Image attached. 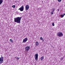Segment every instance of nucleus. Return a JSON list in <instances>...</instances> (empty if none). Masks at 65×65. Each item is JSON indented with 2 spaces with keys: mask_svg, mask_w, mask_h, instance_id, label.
Returning a JSON list of instances; mask_svg holds the SVG:
<instances>
[{
  "mask_svg": "<svg viewBox=\"0 0 65 65\" xmlns=\"http://www.w3.org/2000/svg\"><path fill=\"white\" fill-rule=\"evenodd\" d=\"M15 59H17V58H18V57H15Z\"/></svg>",
  "mask_w": 65,
  "mask_h": 65,
  "instance_id": "412c9836",
  "label": "nucleus"
},
{
  "mask_svg": "<svg viewBox=\"0 0 65 65\" xmlns=\"http://www.w3.org/2000/svg\"><path fill=\"white\" fill-rule=\"evenodd\" d=\"M27 40H28V38H25L24 39H23V43H24L25 42H27Z\"/></svg>",
  "mask_w": 65,
  "mask_h": 65,
  "instance_id": "39448f33",
  "label": "nucleus"
},
{
  "mask_svg": "<svg viewBox=\"0 0 65 65\" xmlns=\"http://www.w3.org/2000/svg\"><path fill=\"white\" fill-rule=\"evenodd\" d=\"M51 14H52V15L53 14V12H51Z\"/></svg>",
  "mask_w": 65,
  "mask_h": 65,
  "instance_id": "a211bd4d",
  "label": "nucleus"
},
{
  "mask_svg": "<svg viewBox=\"0 0 65 65\" xmlns=\"http://www.w3.org/2000/svg\"><path fill=\"white\" fill-rule=\"evenodd\" d=\"M10 41L11 42H12V39H10Z\"/></svg>",
  "mask_w": 65,
  "mask_h": 65,
  "instance_id": "2eb2a0df",
  "label": "nucleus"
},
{
  "mask_svg": "<svg viewBox=\"0 0 65 65\" xmlns=\"http://www.w3.org/2000/svg\"><path fill=\"white\" fill-rule=\"evenodd\" d=\"M42 37H40V39H41V40H42V41H44V40L43 39H42Z\"/></svg>",
  "mask_w": 65,
  "mask_h": 65,
  "instance_id": "f8f14e48",
  "label": "nucleus"
},
{
  "mask_svg": "<svg viewBox=\"0 0 65 65\" xmlns=\"http://www.w3.org/2000/svg\"><path fill=\"white\" fill-rule=\"evenodd\" d=\"M57 36H58L59 37H61L63 36V35L62 32H57Z\"/></svg>",
  "mask_w": 65,
  "mask_h": 65,
  "instance_id": "f03ea898",
  "label": "nucleus"
},
{
  "mask_svg": "<svg viewBox=\"0 0 65 65\" xmlns=\"http://www.w3.org/2000/svg\"><path fill=\"white\" fill-rule=\"evenodd\" d=\"M25 49V50L26 51H27V52L29 51V50L30 49V46H27L26 47Z\"/></svg>",
  "mask_w": 65,
  "mask_h": 65,
  "instance_id": "423d86ee",
  "label": "nucleus"
},
{
  "mask_svg": "<svg viewBox=\"0 0 65 65\" xmlns=\"http://www.w3.org/2000/svg\"><path fill=\"white\" fill-rule=\"evenodd\" d=\"M44 58V56H43L41 58V60H43V59Z\"/></svg>",
  "mask_w": 65,
  "mask_h": 65,
  "instance_id": "9b49d317",
  "label": "nucleus"
},
{
  "mask_svg": "<svg viewBox=\"0 0 65 65\" xmlns=\"http://www.w3.org/2000/svg\"><path fill=\"white\" fill-rule=\"evenodd\" d=\"M24 6H22L19 9V10H20L21 11H23L24 10Z\"/></svg>",
  "mask_w": 65,
  "mask_h": 65,
  "instance_id": "7ed1b4c3",
  "label": "nucleus"
},
{
  "mask_svg": "<svg viewBox=\"0 0 65 65\" xmlns=\"http://www.w3.org/2000/svg\"><path fill=\"white\" fill-rule=\"evenodd\" d=\"M35 60H38V54H36V55H35Z\"/></svg>",
  "mask_w": 65,
  "mask_h": 65,
  "instance_id": "0eeeda50",
  "label": "nucleus"
},
{
  "mask_svg": "<svg viewBox=\"0 0 65 65\" xmlns=\"http://www.w3.org/2000/svg\"><path fill=\"white\" fill-rule=\"evenodd\" d=\"M3 62V57H1L0 58V63H2Z\"/></svg>",
  "mask_w": 65,
  "mask_h": 65,
  "instance_id": "20e7f679",
  "label": "nucleus"
},
{
  "mask_svg": "<svg viewBox=\"0 0 65 65\" xmlns=\"http://www.w3.org/2000/svg\"><path fill=\"white\" fill-rule=\"evenodd\" d=\"M17 59V60H18L19 59V58L18 57Z\"/></svg>",
  "mask_w": 65,
  "mask_h": 65,
  "instance_id": "aec40b11",
  "label": "nucleus"
},
{
  "mask_svg": "<svg viewBox=\"0 0 65 65\" xmlns=\"http://www.w3.org/2000/svg\"><path fill=\"white\" fill-rule=\"evenodd\" d=\"M36 45L37 46V45H39V43L37 41H36Z\"/></svg>",
  "mask_w": 65,
  "mask_h": 65,
  "instance_id": "1a4fd4ad",
  "label": "nucleus"
},
{
  "mask_svg": "<svg viewBox=\"0 0 65 65\" xmlns=\"http://www.w3.org/2000/svg\"><path fill=\"white\" fill-rule=\"evenodd\" d=\"M22 17H18L14 18V21L15 22H16L17 23L19 24L21 23V20L22 19Z\"/></svg>",
  "mask_w": 65,
  "mask_h": 65,
  "instance_id": "f257e3e1",
  "label": "nucleus"
},
{
  "mask_svg": "<svg viewBox=\"0 0 65 65\" xmlns=\"http://www.w3.org/2000/svg\"><path fill=\"white\" fill-rule=\"evenodd\" d=\"M61 59L62 60H63V58H62Z\"/></svg>",
  "mask_w": 65,
  "mask_h": 65,
  "instance_id": "5701e85b",
  "label": "nucleus"
},
{
  "mask_svg": "<svg viewBox=\"0 0 65 65\" xmlns=\"http://www.w3.org/2000/svg\"><path fill=\"white\" fill-rule=\"evenodd\" d=\"M55 8H53L52 10V12H54V11H55Z\"/></svg>",
  "mask_w": 65,
  "mask_h": 65,
  "instance_id": "ddd939ff",
  "label": "nucleus"
},
{
  "mask_svg": "<svg viewBox=\"0 0 65 65\" xmlns=\"http://www.w3.org/2000/svg\"><path fill=\"white\" fill-rule=\"evenodd\" d=\"M63 15H65V13L63 14Z\"/></svg>",
  "mask_w": 65,
  "mask_h": 65,
  "instance_id": "b1692460",
  "label": "nucleus"
},
{
  "mask_svg": "<svg viewBox=\"0 0 65 65\" xmlns=\"http://www.w3.org/2000/svg\"><path fill=\"white\" fill-rule=\"evenodd\" d=\"M62 0H58V2H61Z\"/></svg>",
  "mask_w": 65,
  "mask_h": 65,
  "instance_id": "f3484780",
  "label": "nucleus"
},
{
  "mask_svg": "<svg viewBox=\"0 0 65 65\" xmlns=\"http://www.w3.org/2000/svg\"><path fill=\"white\" fill-rule=\"evenodd\" d=\"M59 10H59V9H57V10H58V11H59Z\"/></svg>",
  "mask_w": 65,
  "mask_h": 65,
  "instance_id": "4be33fe9",
  "label": "nucleus"
},
{
  "mask_svg": "<svg viewBox=\"0 0 65 65\" xmlns=\"http://www.w3.org/2000/svg\"><path fill=\"white\" fill-rule=\"evenodd\" d=\"M61 18H62L63 17H64V15H61Z\"/></svg>",
  "mask_w": 65,
  "mask_h": 65,
  "instance_id": "4468645a",
  "label": "nucleus"
},
{
  "mask_svg": "<svg viewBox=\"0 0 65 65\" xmlns=\"http://www.w3.org/2000/svg\"><path fill=\"white\" fill-rule=\"evenodd\" d=\"M53 48H54V47H53Z\"/></svg>",
  "mask_w": 65,
  "mask_h": 65,
  "instance_id": "393cba45",
  "label": "nucleus"
},
{
  "mask_svg": "<svg viewBox=\"0 0 65 65\" xmlns=\"http://www.w3.org/2000/svg\"><path fill=\"white\" fill-rule=\"evenodd\" d=\"M3 0H0V5H1L3 2Z\"/></svg>",
  "mask_w": 65,
  "mask_h": 65,
  "instance_id": "9d476101",
  "label": "nucleus"
},
{
  "mask_svg": "<svg viewBox=\"0 0 65 65\" xmlns=\"http://www.w3.org/2000/svg\"><path fill=\"white\" fill-rule=\"evenodd\" d=\"M52 46V47H53V46Z\"/></svg>",
  "mask_w": 65,
  "mask_h": 65,
  "instance_id": "bb28decb",
  "label": "nucleus"
},
{
  "mask_svg": "<svg viewBox=\"0 0 65 65\" xmlns=\"http://www.w3.org/2000/svg\"><path fill=\"white\" fill-rule=\"evenodd\" d=\"M52 26H55V24H54V23H53L52 24Z\"/></svg>",
  "mask_w": 65,
  "mask_h": 65,
  "instance_id": "dca6fc26",
  "label": "nucleus"
},
{
  "mask_svg": "<svg viewBox=\"0 0 65 65\" xmlns=\"http://www.w3.org/2000/svg\"><path fill=\"white\" fill-rule=\"evenodd\" d=\"M12 6L13 8H14V7H15V6Z\"/></svg>",
  "mask_w": 65,
  "mask_h": 65,
  "instance_id": "6ab92c4d",
  "label": "nucleus"
},
{
  "mask_svg": "<svg viewBox=\"0 0 65 65\" xmlns=\"http://www.w3.org/2000/svg\"><path fill=\"white\" fill-rule=\"evenodd\" d=\"M16 2V1H15V2Z\"/></svg>",
  "mask_w": 65,
  "mask_h": 65,
  "instance_id": "a878e982",
  "label": "nucleus"
},
{
  "mask_svg": "<svg viewBox=\"0 0 65 65\" xmlns=\"http://www.w3.org/2000/svg\"><path fill=\"white\" fill-rule=\"evenodd\" d=\"M29 6L28 5H26L25 6V9L27 10H28V9H29Z\"/></svg>",
  "mask_w": 65,
  "mask_h": 65,
  "instance_id": "6e6552de",
  "label": "nucleus"
}]
</instances>
